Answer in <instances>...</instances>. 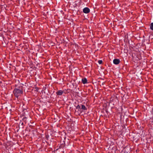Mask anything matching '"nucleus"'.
<instances>
[{
    "mask_svg": "<svg viewBox=\"0 0 153 153\" xmlns=\"http://www.w3.org/2000/svg\"><path fill=\"white\" fill-rule=\"evenodd\" d=\"M13 93L14 96L18 99L19 96L23 94V89L22 87L15 88L13 90Z\"/></svg>",
    "mask_w": 153,
    "mask_h": 153,
    "instance_id": "1",
    "label": "nucleus"
},
{
    "mask_svg": "<svg viewBox=\"0 0 153 153\" xmlns=\"http://www.w3.org/2000/svg\"><path fill=\"white\" fill-rule=\"evenodd\" d=\"M83 12L85 13H88L90 12V9L88 7H85L83 10Z\"/></svg>",
    "mask_w": 153,
    "mask_h": 153,
    "instance_id": "2",
    "label": "nucleus"
},
{
    "mask_svg": "<svg viewBox=\"0 0 153 153\" xmlns=\"http://www.w3.org/2000/svg\"><path fill=\"white\" fill-rule=\"evenodd\" d=\"M113 63L115 65L118 64L120 62V61L119 59H114L113 60Z\"/></svg>",
    "mask_w": 153,
    "mask_h": 153,
    "instance_id": "3",
    "label": "nucleus"
},
{
    "mask_svg": "<svg viewBox=\"0 0 153 153\" xmlns=\"http://www.w3.org/2000/svg\"><path fill=\"white\" fill-rule=\"evenodd\" d=\"M63 92V91L62 90H59L56 92V94L57 95L60 96L62 94Z\"/></svg>",
    "mask_w": 153,
    "mask_h": 153,
    "instance_id": "4",
    "label": "nucleus"
},
{
    "mask_svg": "<svg viewBox=\"0 0 153 153\" xmlns=\"http://www.w3.org/2000/svg\"><path fill=\"white\" fill-rule=\"evenodd\" d=\"M81 110H82L83 111H86L87 110V108L85 106V105H81Z\"/></svg>",
    "mask_w": 153,
    "mask_h": 153,
    "instance_id": "5",
    "label": "nucleus"
},
{
    "mask_svg": "<svg viewBox=\"0 0 153 153\" xmlns=\"http://www.w3.org/2000/svg\"><path fill=\"white\" fill-rule=\"evenodd\" d=\"M81 107L79 105H77L76 107V109H77L78 111H79L81 113L82 111V110H81L80 108Z\"/></svg>",
    "mask_w": 153,
    "mask_h": 153,
    "instance_id": "6",
    "label": "nucleus"
},
{
    "mask_svg": "<svg viewBox=\"0 0 153 153\" xmlns=\"http://www.w3.org/2000/svg\"><path fill=\"white\" fill-rule=\"evenodd\" d=\"M82 82L83 84H85L87 83V80L86 78H84L82 79Z\"/></svg>",
    "mask_w": 153,
    "mask_h": 153,
    "instance_id": "7",
    "label": "nucleus"
},
{
    "mask_svg": "<svg viewBox=\"0 0 153 153\" xmlns=\"http://www.w3.org/2000/svg\"><path fill=\"white\" fill-rule=\"evenodd\" d=\"M27 118L26 117H24L22 119V120L24 121L25 123H26L27 122Z\"/></svg>",
    "mask_w": 153,
    "mask_h": 153,
    "instance_id": "8",
    "label": "nucleus"
},
{
    "mask_svg": "<svg viewBox=\"0 0 153 153\" xmlns=\"http://www.w3.org/2000/svg\"><path fill=\"white\" fill-rule=\"evenodd\" d=\"M150 28L151 30H153V22L151 23L150 25Z\"/></svg>",
    "mask_w": 153,
    "mask_h": 153,
    "instance_id": "9",
    "label": "nucleus"
},
{
    "mask_svg": "<svg viewBox=\"0 0 153 153\" xmlns=\"http://www.w3.org/2000/svg\"><path fill=\"white\" fill-rule=\"evenodd\" d=\"M102 62V60H99L98 61V63L99 64H101Z\"/></svg>",
    "mask_w": 153,
    "mask_h": 153,
    "instance_id": "10",
    "label": "nucleus"
},
{
    "mask_svg": "<svg viewBox=\"0 0 153 153\" xmlns=\"http://www.w3.org/2000/svg\"><path fill=\"white\" fill-rule=\"evenodd\" d=\"M21 125H23V123H21Z\"/></svg>",
    "mask_w": 153,
    "mask_h": 153,
    "instance_id": "11",
    "label": "nucleus"
},
{
    "mask_svg": "<svg viewBox=\"0 0 153 153\" xmlns=\"http://www.w3.org/2000/svg\"><path fill=\"white\" fill-rule=\"evenodd\" d=\"M36 88H36H37V89H38V88Z\"/></svg>",
    "mask_w": 153,
    "mask_h": 153,
    "instance_id": "12",
    "label": "nucleus"
}]
</instances>
